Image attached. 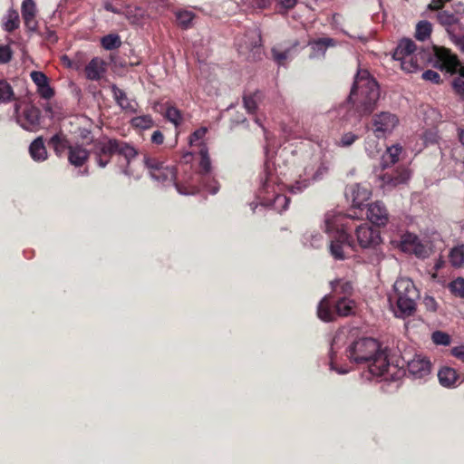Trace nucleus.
Instances as JSON below:
<instances>
[{"mask_svg": "<svg viewBox=\"0 0 464 464\" xmlns=\"http://www.w3.org/2000/svg\"><path fill=\"white\" fill-rule=\"evenodd\" d=\"M348 359L357 364H367L372 376H382L390 366L386 350L374 338L362 337L353 341L346 349Z\"/></svg>", "mask_w": 464, "mask_h": 464, "instance_id": "1", "label": "nucleus"}, {"mask_svg": "<svg viewBox=\"0 0 464 464\" xmlns=\"http://www.w3.org/2000/svg\"><path fill=\"white\" fill-rule=\"evenodd\" d=\"M380 97L378 83L367 71H359L349 96L361 116L373 111Z\"/></svg>", "mask_w": 464, "mask_h": 464, "instance_id": "2", "label": "nucleus"}, {"mask_svg": "<svg viewBox=\"0 0 464 464\" xmlns=\"http://www.w3.org/2000/svg\"><path fill=\"white\" fill-rule=\"evenodd\" d=\"M92 153L101 168H105L114 154L123 156L128 162L138 154L136 149L130 144L116 139L107 138L94 142Z\"/></svg>", "mask_w": 464, "mask_h": 464, "instance_id": "3", "label": "nucleus"}, {"mask_svg": "<svg viewBox=\"0 0 464 464\" xmlns=\"http://www.w3.org/2000/svg\"><path fill=\"white\" fill-rule=\"evenodd\" d=\"M343 217L341 215L335 216L326 214L325 216V231L332 233L334 229L335 235L333 236L330 244V252L335 259H344L348 254V249H353V245L350 240L348 234L343 228V224L341 223Z\"/></svg>", "mask_w": 464, "mask_h": 464, "instance_id": "4", "label": "nucleus"}, {"mask_svg": "<svg viewBox=\"0 0 464 464\" xmlns=\"http://www.w3.org/2000/svg\"><path fill=\"white\" fill-rule=\"evenodd\" d=\"M328 165L322 160L320 154H314L304 167V179L296 180L291 185L292 193L302 192L310 184V180L321 179L328 172Z\"/></svg>", "mask_w": 464, "mask_h": 464, "instance_id": "5", "label": "nucleus"}, {"mask_svg": "<svg viewBox=\"0 0 464 464\" xmlns=\"http://www.w3.org/2000/svg\"><path fill=\"white\" fill-rule=\"evenodd\" d=\"M14 117L25 130L35 132L41 129V111L31 102L17 101L14 103Z\"/></svg>", "mask_w": 464, "mask_h": 464, "instance_id": "6", "label": "nucleus"}, {"mask_svg": "<svg viewBox=\"0 0 464 464\" xmlns=\"http://www.w3.org/2000/svg\"><path fill=\"white\" fill-rule=\"evenodd\" d=\"M399 117L391 111H381L372 115L368 129L378 139L390 136L399 126Z\"/></svg>", "mask_w": 464, "mask_h": 464, "instance_id": "7", "label": "nucleus"}, {"mask_svg": "<svg viewBox=\"0 0 464 464\" xmlns=\"http://www.w3.org/2000/svg\"><path fill=\"white\" fill-rule=\"evenodd\" d=\"M401 248L403 252L413 254L419 258H426L431 252V247L428 241L423 242L417 236L411 233L402 236Z\"/></svg>", "mask_w": 464, "mask_h": 464, "instance_id": "8", "label": "nucleus"}, {"mask_svg": "<svg viewBox=\"0 0 464 464\" xmlns=\"http://www.w3.org/2000/svg\"><path fill=\"white\" fill-rule=\"evenodd\" d=\"M435 66L446 70L449 72H455L460 66V63L456 54L445 47L434 46Z\"/></svg>", "mask_w": 464, "mask_h": 464, "instance_id": "9", "label": "nucleus"}, {"mask_svg": "<svg viewBox=\"0 0 464 464\" xmlns=\"http://www.w3.org/2000/svg\"><path fill=\"white\" fill-rule=\"evenodd\" d=\"M146 167L148 168L152 179L158 181H173L176 177L175 169L169 166H164L157 159L146 157L144 159Z\"/></svg>", "mask_w": 464, "mask_h": 464, "instance_id": "10", "label": "nucleus"}, {"mask_svg": "<svg viewBox=\"0 0 464 464\" xmlns=\"http://www.w3.org/2000/svg\"><path fill=\"white\" fill-rule=\"evenodd\" d=\"M358 245L362 248L375 247L381 243L379 230L373 229L369 224H362L355 229Z\"/></svg>", "mask_w": 464, "mask_h": 464, "instance_id": "11", "label": "nucleus"}, {"mask_svg": "<svg viewBox=\"0 0 464 464\" xmlns=\"http://www.w3.org/2000/svg\"><path fill=\"white\" fill-rule=\"evenodd\" d=\"M200 160V172L202 175V184L204 188L211 194H216L218 190V182L215 179H210L211 162L208 157V150L205 145L202 144V148L199 151Z\"/></svg>", "mask_w": 464, "mask_h": 464, "instance_id": "12", "label": "nucleus"}, {"mask_svg": "<svg viewBox=\"0 0 464 464\" xmlns=\"http://www.w3.org/2000/svg\"><path fill=\"white\" fill-rule=\"evenodd\" d=\"M345 196L352 200L353 207L360 208L370 198L371 191L361 184H353L346 188Z\"/></svg>", "mask_w": 464, "mask_h": 464, "instance_id": "13", "label": "nucleus"}, {"mask_svg": "<svg viewBox=\"0 0 464 464\" xmlns=\"http://www.w3.org/2000/svg\"><path fill=\"white\" fill-rule=\"evenodd\" d=\"M367 218L372 224L379 227L385 226L389 221L388 211L381 201L369 205Z\"/></svg>", "mask_w": 464, "mask_h": 464, "instance_id": "14", "label": "nucleus"}, {"mask_svg": "<svg viewBox=\"0 0 464 464\" xmlns=\"http://www.w3.org/2000/svg\"><path fill=\"white\" fill-rule=\"evenodd\" d=\"M408 370L414 377L422 378L430 372V362L421 355H415L408 362Z\"/></svg>", "mask_w": 464, "mask_h": 464, "instance_id": "15", "label": "nucleus"}, {"mask_svg": "<svg viewBox=\"0 0 464 464\" xmlns=\"http://www.w3.org/2000/svg\"><path fill=\"white\" fill-rule=\"evenodd\" d=\"M394 295L391 298L397 297H418V290L416 289L413 282L409 278H399L395 281Z\"/></svg>", "mask_w": 464, "mask_h": 464, "instance_id": "16", "label": "nucleus"}, {"mask_svg": "<svg viewBox=\"0 0 464 464\" xmlns=\"http://www.w3.org/2000/svg\"><path fill=\"white\" fill-rule=\"evenodd\" d=\"M32 81L37 86V92L44 99H50L53 96L54 92L50 87L47 76L39 71H33L30 73Z\"/></svg>", "mask_w": 464, "mask_h": 464, "instance_id": "17", "label": "nucleus"}, {"mask_svg": "<svg viewBox=\"0 0 464 464\" xmlns=\"http://www.w3.org/2000/svg\"><path fill=\"white\" fill-rule=\"evenodd\" d=\"M106 72V63L99 57H94L85 67V75L88 80L99 81Z\"/></svg>", "mask_w": 464, "mask_h": 464, "instance_id": "18", "label": "nucleus"}, {"mask_svg": "<svg viewBox=\"0 0 464 464\" xmlns=\"http://www.w3.org/2000/svg\"><path fill=\"white\" fill-rule=\"evenodd\" d=\"M36 5L34 0H24L22 4V17L24 19L25 26L34 31L37 27V22L35 20Z\"/></svg>", "mask_w": 464, "mask_h": 464, "instance_id": "19", "label": "nucleus"}, {"mask_svg": "<svg viewBox=\"0 0 464 464\" xmlns=\"http://www.w3.org/2000/svg\"><path fill=\"white\" fill-rule=\"evenodd\" d=\"M417 297H397L390 298L391 301L396 302L397 310L395 311L396 316L404 317L411 315L416 307L415 300Z\"/></svg>", "mask_w": 464, "mask_h": 464, "instance_id": "20", "label": "nucleus"}, {"mask_svg": "<svg viewBox=\"0 0 464 464\" xmlns=\"http://www.w3.org/2000/svg\"><path fill=\"white\" fill-rule=\"evenodd\" d=\"M111 88L113 93V98L122 110L130 112L136 111L137 103L135 101L130 100L127 97L126 92L123 90L118 88L115 84H112Z\"/></svg>", "mask_w": 464, "mask_h": 464, "instance_id": "21", "label": "nucleus"}, {"mask_svg": "<svg viewBox=\"0 0 464 464\" xmlns=\"http://www.w3.org/2000/svg\"><path fill=\"white\" fill-rule=\"evenodd\" d=\"M89 159V151L80 145L68 147V160L75 167L82 166Z\"/></svg>", "mask_w": 464, "mask_h": 464, "instance_id": "22", "label": "nucleus"}, {"mask_svg": "<svg viewBox=\"0 0 464 464\" xmlns=\"http://www.w3.org/2000/svg\"><path fill=\"white\" fill-rule=\"evenodd\" d=\"M309 45L312 49L310 57L315 58L324 56L328 47H334L336 45V42L330 37L319 38L314 41L309 42Z\"/></svg>", "mask_w": 464, "mask_h": 464, "instance_id": "23", "label": "nucleus"}, {"mask_svg": "<svg viewBox=\"0 0 464 464\" xmlns=\"http://www.w3.org/2000/svg\"><path fill=\"white\" fill-rule=\"evenodd\" d=\"M437 19L439 23L446 28L450 38L452 35H455L452 26L459 23V18L454 13L447 10H440L437 14Z\"/></svg>", "mask_w": 464, "mask_h": 464, "instance_id": "24", "label": "nucleus"}, {"mask_svg": "<svg viewBox=\"0 0 464 464\" xmlns=\"http://www.w3.org/2000/svg\"><path fill=\"white\" fill-rule=\"evenodd\" d=\"M438 378L442 386L451 388L456 385L459 375L453 368L443 367L439 371Z\"/></svg>", "mask_w": 464, "mask_h": 464, "instance_id": "25", "label": "nucleus"}, {"mask_svg": "<svg viewBox=\"0 0 464 464\" xmlns=\"http://www.w3.org/2000/svg\"><path fill=\"white\" fill-rule=\"evenodd\" d=\"M417 46L411 39H402L394 51L393 58H403V56H411L415 54Z\"/></svg>", "mask_w": 464, "mask_h": 464, "instance_id": "26", "label": "nucleus"}, {"mask_svg": "<svg viewBox=\"0 0 464 464\" xmlns=\"http://www.w3.org/2000/svg\"><path fill=\"white\" fill-rule=\"evenodd\" d=\"M31 157L36 161H43L47 159V151L42 137L36 138L29 147Z\"/></svg>", "mask_w": 464, "mask_h": 464, "instance_id": "27", "label": "nucleus"}, {"mask_svg": "<svg viewBox=\"0 0 464 464\" xmlns=\"http://www.w3.org/2000/svg\"><path fill=\"white\" fill-rule=\"evenodd\" d=\"M335 310L333 311L330 307L329 297L324 296L318 304L317 307V315L318 317L324 322H331L335 319Z\"/></svg>", "mask_w": 464, "mask_h": 464, "instance_id": "28", "label": "nucleus"}, {"mask_svg": "<svg viewBox=\"0 0 464 464\" xmlns=\"http://www.w3.org/2000/svg\"><path fill=\"white\" fill-rule=\"evenodd\" d=\"M410 171L407 169H401L395 175L384 174L382 181L385 186L395 187L397 185L405 183L410 179Z\"/></svg>", "mask_w": 464, "mask_h": 464, "instance_id": "29", "label": "nucleus"}, {"mask_svg": "<svg viewBox=\"0 0 464 464\" xmlns=\"http://www.w3.org/2000/svg\"><path fill=\"white\" fill-rule=\"evenodd\" d=\"M275 196L274 198L271 199L268 197H265L264 199L266 205H271L276 210L283 211L287 208V205L289 203V198L282 194L276 193L273 190Z\"/></svg>", "mask_w": 464, "mask_h": 464, "instance_id": "30", "label": "nucleus"}, {"mask_svg": "<svg viewBox=\"0 0 464 464\" xmlns=\"http://www.w3.org/2000/svg\"><path fill=\"white\" fill-rule=\"evenodd\" d=\"M402 148L399 145H392L389 147L386 152L382 155V164L384 168L396 163L399 160V155Z\"/></svg>", "mask_w": 464, "mask_h": 464, "instance_id": "31", "label": "nucleus"}, {"mask_svg": "<svg viewBox=\"0 0 464 464\" xmlns=\"http://www.w3.org/2000/svg\"><path fill=\"white\" fill-rule=\"evenodd\" d=\"M449 259L454 267L464 266V245L456 246L450 251Z\"/></svg>", "mask_w": 464, "mask_h": 464, "instance_id": "32", "label": "nucleus"}, {"mask_svg": "<svg viewBox=\"0 0 464 464\" xmlns=\"http://www.w3.org/2000/svg\"><path fill=\"white\" fill-rule=\"evenodd\" d=\"M354 302L346 298H341L335 305V313L340 316H348L354 311Z\"/></svg>", "mask_w": 464, "mask_h": 464, "instance_id": "33", "label": "nucleus"}, {"mask_svg": "<svg viewBox=\"0 0 464 464\" xmlns=\"http://www.w3.org/2000/svg\"><path fill=\"white\" fill-rule=\"evenodd\" d=\"M130 124L135 129L148 130L153 127L154 121L150 115H140L130 120Z\"/></svg>", "mask_w": 464, "mask_h": 464, "instance_id": "34", "label": "nucleus"}, {"mask_svg": "<svg viewBox=\"0 0 464 464\" xmlns=\"http://www.w3.org/2000/svg\"><path fill=\"white\" fill-rule=\"evenodd\" d=\"M395 60L401 62V67L407 72H413L420 67L416 54L411 56H403V58H396Z\"/></svg>", "mask_w": 464, "mask_h": 464, "instance_id": "35", "label": "nucleus"}, {"mask_svg": "<svg viewBox=\"0 0 464 464\" xmlns=\"http://www.w3.org/2000/svg\"><path fill=\"white\" fill-rule=\"evenodd\" d=\"M432 25L428 21H420L416 25L415 37L420 41H425L431 34Z\"/></svg>", "mask_w": 464, "mask_h": 464, "instance_id": "36", "label": "nucleus"}, {"mask_svg": "<svg viewBox=\"0 0 464 464\" xmlns=\"http://www.w3.org/2000/svg\"><path fill=\"white\" fill-rule=\"evenodd\" d=\"M101 44L105 50H113L121 46V41L118 34H110L102 38Z\"/></svg>", "mask_w": 464, "mask_h": 464, "instance_id": "37", "label": "nucleus"}, {"mask_svg": "<svg viewBox=\"0 0 464 464\" xmlns=\"http://www.w3.org/2000/svg\"><path fill=\"white\" fill-rule=\"evenodd\" d=\"M14 98L11 85L5 81H0V103L9 102Z\"/></svg>", "mask_w": 464, "mask_h": 464, "instance_id": "38", "label": "nucleus"}, {"mask_svg": "<svg viewBox=\"0 0 464 464\" xmlns=\"http://www.w3.org/2000/svg\"><path fill=\"white\" fill-rule=\"evenodd\" d=\"M431 341L436 345L449 346L451 343V337L443 331H434L431 334Z\"/></svg>", "mask_w": 464, "mask_h": 464, "instance_id": "39", "label": "nucleus"}, {"mask_svg": "<svg viewBox=\"0 0 464 464\" xmlns=\"http://www.w3.org/2000/svg\"><path fill=\"white\" fill-rule=\"evenodd\" d=\"M19 26V15L15 10H9L6 14V21L5 23V29L12 32Z\"/></svg>", "mask_w": 464, "mask_h": 464, "instance_id": "40", "label": "nucleus"}, {"mask_svg": "<svg viewBox=\"0 0 464 464\" xmlns=\"http://www.w3.org/2000/svg\"><path fill=\"white\" fill-rule=\"evenodd\" d=\"M298 44L297 42H295L293 44V47L285 49L284 51H279L276 47L272 49V54L273 58L276 62H277L279 64H284L285 61L288 59L291 56L292 50Z\"/></svg>", "mask_w": 464, "mask_h": 464, "instance_id": "41", "label": "nucleus"}, {"mask_svg": "<svg viewBox=\"0 0 464 464\" xmlns=\"http://www.w3.org/2000/svg\"><path fill=\"white\" fill-rule=\"evenodd\" d=\"M331 285L333 290L339 294L349 295L353 290V285L348 281L335 280L331 282Z\"/></svg>", "mask_w": 464, "mask_h": 464, "instance_id": "42", "label": "nucleus"}, {"mask_svg": "<svg viewBox=\"0 0 464 464\" xmlns=\"http://www.w3.org/2000/svg\"><path fill=\"white\" fill-rule=\"evenodd\" d=\"M452 88L458 95L464 99V67L459 68V76L453 80Z\"/></svg>", "mask_w": 464, "mask_h": 464, "instance_id": "43", "label": "nucleus"}, {"mask_svg": "<svg viewBox=\"0 0 464 464\" xmlns=\"http://www.w3.org/2000/svg\"><path fill=\"white\" fill-rule=\"evenodd\" d=\"M449 288L454 295L464 298V278L459 277L453 280L449 285Z\"/></svg>", "mask_w": 464, "mask_h": 464, "instance_id": "44", "label": "nucleus"}, {"mask_svg": "<svg viewBox=\"0 0 464 464\" xmlns=\"http://www.w3.org/2000/svg\"><path fill=\"white\" fill-rule=\"evenodd\" d=\"M165 117L168 121L172 122L175 126H178L182 121V115L179 110L176 107L170 106L167 109Z\"/></svg>", "mask_w": 464, "mask_h": 464, "instance_id": "45", "label": "nucleus"}, {"mask_svg": "<svg viewBox=\"0 0 464 464\" xmlns=\"http://www.w3.org/2000/svg\"><path fill=\"white\" fill-rule=\"evenodd\" d=\"M176 16L179 24L183 28H188L194 18L193 13L189 11H179Z\"/></svg>", "mask_w": 464, "mask_h": 464, "instance_id": "46", "label": "nucleus"}, {"mask_svg": "<svg viewBox=\"0 0 464 464\" xmlns=\"http://www.w3.org/2000/svg\"><path fill=\"white\" fill-rule=\"evenodd\" d=\"M50 144L57 153H62L67 147L65 139L59 134H55L51 138Z\"/></svg>", "mask_w": 464, "mask_h": 464, "instance_id": "47", "label": "nucleus"}, {"mask_svg": "<svg viewBox=\"0 0 464 464\" xmlns=\"http://www.w3.org/2000/svg\"><path fill=\"white\" fill-rule=\"evenodd\" d=\"M358 140V135L353 132H346L342 135L340 140L337 142V145L340 147H349L353 145Z\"/></svg>", "mask_w": 464, "mask_h": 464, "instance_id": "48", "label": "nucleus"}, {"mask_svg": "<svg viewBox=\"0 0 464 464\" xmlns=\"http://www.w3.org/2000/svg\"><path fill=\"white\" fill-rule=\"evenodd\" d=\"M257 94L245 95L243 98L244 107L249 113H254L257 108Z\"/></svg>", "mask_w": 464, "mask_h": 464, "instance_id": "49", "label": "nucleus"}, {"mask_svg": "<svg viewBox=\"0 0 464 464\" xmlns=\"http://www.w3.org/2000/svg\"><path fill=\"white\" fill-rule=\"evenodd\" d=\"M208 131V129L206 127H201L198 130H196L189 138L190 145H196L199 140H201L206 133Z\"/></svg>", "mask_w": 464, "mask_h": 464, "instance_id": "50", "label": "nucleus"}, {"mask_svg": "<svg viewBox=\"0 0 464 464\" xmlns=\"http://www.w3.org/2000/svg\"><path fill=\"white\" fill-rule=\"evenodd\" d=\"M12 58V51L8 45H0V63H6Z\"/></svg>", "mask_w": 464, "mask_h": 464, "instance_id": "51", "label": "nucleus"}, {"mask_svg": "<svg viewBox=\"0 0 464 464\" xmlns=\"http://www.w3.org/2000/svg\"><path fill=\"white\" fill-rule=\"evenodd\" d=\"M422 78L426 81H429V82H431L434 83H439L440 81V75L437 72L432 71V70L425 71L422 73Z\"/></svg>", "mask_w": 464, "mask_h": 464, "instance_id": "52", "label": "nucleus"}, {"mask_svg": "<svg viewBox=\"0 0 464 464\" xmlns=\"http://www.w3.org/2000/svg\"><path fill=\"white\" fill-rule=\"evenodd\" d=\"M297 1L298 0H278L277 5L279 7L280 12H286L290 9H293L296 5Z\"/></svg>", "mask_w": 464, "mask_h": 464, "instance_id": "53", "label": "nucleus"}, {"mask_svg": "<svg viewBox=\"0 0 464 464\" xmlns=\"http://www.w3.org/2000/svg\"><path fill=\"white\" fill-rule=\"evenodd\" d=\"M425 307L431 312H435L438 308V304L432 296H426L423 300Z\"/></svg>", "mask_w": 464, "mask_h": 464, "instance_id": "54", "label": "nucleus"}, {"mask_svg": "<svg viewBox=\"0 0 464 464\" xmlns=\"http://www.w3.org/2000/svg\"><path fill=\"white\" fill-rule=\"evenodd\" d=\"M451 354L457 359L464 362V346H456L451 349Z\"/></svg>", "mask_w": 464, "mask_h": 464, "instance_id": "55", "label": "nucleus"}, {"mask_svg": "<svg viewBox=\"0 0 464 464\" xmlns=\"http://www.w3.org/2000/svg\"><path fill=\"white\" fill-rule=\"evenodd\" d=\"M164 136L160 130H155L151 135V141L154 144L160 145L163 143Z\"/></svg>", "mask_w": 464, "mask_h": 464, "instance_id": "56", "label": "nucleus"}, {"mask_svg": "<svg viewBox=\"0 0 464 464\" xmlns=\"http://www.w3.org/2000/svg\"><path fill=\"white\" fill-rule=\"evenodd\" d=\"M450 39L464 53V34L459 37L455 34Z\"/></svg>", "mask_w": 464, "mask_h": 464, "instance_id": "57", "label": "nucleus"}, {"mask_svg": "<svg viewBox=\"0 0 464 464\" xmlns=\"http://www.w3.org/2000/svg\"><path fill=\"white\" fill-rule=\"evenodd\" d=\"M179 193L184 194V195H189V194H195L198 189L196 188H191L190 189H188L186 188L180 187L179 184H175Z\"/></svg>", "mask_w": 464, "mask_h": 464, "instance_id": "58", "label": "nucleus"}, {"mask_svg": "<svg viewBox=\"0 0 464 464\" xmlns=\"http://www.w3.org/2000/svg\"><path fill=\"white\" fill-rule=\"evenodd\" d=\"M250 34L255 38V43L251 44V47L252 48L258 47L259 46V43L261 41V37H260L259 32L257 30H253V31L250 32Z\"/></svg>", "mask_w": 464, "mask_h": 464, "instance_id": "59", "label": "nucleus"}, {"mask_svg": "<svg viewBox=\"0 0 464 464\" xmlns=\"http://www.w3.org/2000/svg\"><path fill=\"white\" fill-rule=\"evenodd\" d=\"M442 5H443V3L441 0H433L430 4L429 7L431 10H440L442 7Z\"/></svg>", "mask_w": 464, "mask_h": 464, "instance_id": "60", "label": "nucleus"}, {"mask_svg": "<svg viewBox=\"0 0 464 464\" xmlns=\"http://www.w3.org/2000/svg\"><path fill=\"white\" fill-rule=\"evenodd\" d=\"M322 240H323V238L321 236L313 237V240L311 242L312 246L319 247L321 246Z\"/></svg>", "mask_w": 464, "mask_h": 464, "instance_id": "61", "label": "nucleus"}, {"mask_svg": "<svg viewBox=\"0 0 464 464\" xmlns=\"http://www.w3.org/2000/svg\"><path fill=\"white\" fill-rule=\"evenodd\" d=\"M258 8H265L267 5V0H253Z\"/></svg>", "mask_w": 464, "mask_h": 464, "instance_id": "62", "label": "nucleus"}, {"mask_svg": "<svg viewBox=\"0 0 464 464\" xmlns=\"http://www.w3.org/2000/svg\"><path fill=\"white\" fill-rule=\"evenodd\" d=\"M104 7H105V9H106L107 11H111V12L115 13V14H119V13H120V11H119L117 8H115V7H114L111 4H110V3H106V4H105V5H104Z\"/></svg>", "mask_w": 464, "mask_h": 464, "instance_id": "63", "label": "nucleus"}, {"mask_svg": "<svg viewBox=\"0 0 464 464\" xmlns=\"http://www.w3.org/2000/svg\"><path fill=\"white\" fill-rule=\"evenodd\" d=\"M44 111L48 113H50V116L53 118V113L52 111V106L50 103H47L45 106H44Z\"/></svg>", "mask_w": 464, "mask_h": 464, "instance_id": "64", "label": "nucleus"}]
</instances>
